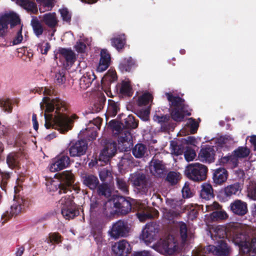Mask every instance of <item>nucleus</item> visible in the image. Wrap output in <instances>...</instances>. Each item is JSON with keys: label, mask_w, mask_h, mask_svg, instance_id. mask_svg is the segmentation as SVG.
I'll return each mask as SVG.
<instances>
[{"label": "nucleus", "mask_w": 256, "mask_h": 256, "mask_svg": "<svg viewBox=\"0 0 256 256\" xmlns=\"http://www.w3.org/2000/svg\"><path fill=\"white\" fill-rule=\"evenodd\" d=\"M40 104L42 109L46 107L44 126L48 129L54 123L60 132L65 133L72 128L74 120L78 118L76 114L70 116L68 104L59 98L50 99L44 97Z\"/></svg>", "instance_id": "nucleus-1"}, {"label": "nucleus", "mask_w": 256, "mask_h": 256, "mask_svg": "<svg viewBox=\"0 0 256 256\" xmlns=\"http://www.w3.org/2000/svg\"><path fill=\"white\" fill-rule=\"evenodd\" d=\"M214 232V234H212V238L218 240V244L216 246L208 245L204 248L198 246L192 251V256H230V247L225 240L221 239L225 237L226 232L218 228Z\"/></svg>", "instance_id": "nucleus-2"}, {"label": "nucleus", "mask_w": 256, "mask_h": 256, "mask_svg": "<svg viewBox=\"0 0 256 256\" xmlns=\"http://www.w3.org/2000/svg\"><path fill=\"white\" fill-rule=\"evenodd\" d=\"M171 107L170 114L171 118L175 122H182L185 116L191 115L192 109L185 104L184 99L179 96H175L170 92L166 94Z\"/></svg>", "instance_id": "nucleus-3"}, {"label": "nucleus", "mask_w": 256, "mask_h": 256, "mask_svg": "<svg viewBox=\"0 0 256 256\" xmlns=\"http://www.w3.org/2000/svg\"><path fill=\"white\" fill-rule=\"evenodd\" d=\"M54 178L58 180V183L52 182L50 187V190H58V194H61L71 191L72 188H74L76 177L71 170L58 172L55 174Z\"/></svg>", "instance_id": "nucleus-4"}, {"label": "nucleus", "mask_w": 256, "mask_h": 256, "mask_svg": "<svg viewBox=\"0 0 256 256\" xmlns=\"http://www.w3.org/2000/svg\"><path fill=\"white\" fill-rule=\"evenodd\" d=\"M129 180L134 190L141 194H146L152 185L149 176L140 172L130 174Z\"/></svg>", "instance_id": "nucleus-5"}, {"label": "nucleus", "mask_w": 256, "mask_h": 256, "mask_svg": "<svg viewBox=\"0 0 256 256\" xmlns=\"http://www.w3.org/2000/svg\"><path fill=\"white\" fill-rule=\"evenodd\" d=\"M208 168L205 165L195 162L188 164L184 170V174L190 180L200 182L206 180Z\"/></svg>", "instance_id": "nucleus-6"}, {"label": "nucleus", "mask_w": 256, "mask_h": 256, "mask_svg": "<svg viewBox=\"0 0 256 256\" xmlns=\"http://www.w3.org/2000/svg\"><path fill=\"white\" fill-rule=\"evenodd\" d=\"M109 124L114 130L118 132V144H122V150L128 151L133 146L132 137L130 130L122 128L120 124L114 120L110 121Z\"/></svg>", "instance_id": "nucleus-7"}, {"label": "nucleus", "mask_w": 256, "mask_h": 256, "mask_svg": "<svg viewBox=\"0 0 256 256\" xmlns=\"http://www.w3.org/2000/svg\"><path fill=\"white\" fill-rule=\"evenodd\" d=\"M74 198L72 195H66L62 197L58 202L61 213L66 220L72 219L79 215L80 212L74 202Z\"/></svg>", "instance_id": "nucleus-8"}, {"label": "nucleus", "mask_w": 256, "mask_h": 256, "mask_svg": "<svg viewBox=\"0 0 256 256\" xmlns=\"http://www.w3.org/2000/svg\"><path fill=\"white\" fill-rule=\"evenodd\" d=\"M250 153V150L247 147L239 146L232 154L229 153L226 156H222L219 160L220 164L224 166L230 164L232 168H236L238 164V158H246Z\"/></svg>", "instance_id": "nucleus-9"}, {"label": "nucleus", "mask_w": 256, "mask_h": 256, "mask_svg": "<svg viewBox=\"0 0 256 256\" xmlns=\"http://www.w3.org/2000/svg\"><path fill=\"white\" fill-rule=\"evenodd\" d=\"M19 16L14 12L5 13L0 17V40H4L7 34L8 25L12 28L20 24Z\"/></svg>", "instance_id": "nucleus-10"}, {"label": "nucleus", "mask_w": 256, "mask_h": 256, "mask_svg": "<svg viewBox=\"0 0 256 256\" xmlns=\"http://www.w3.org/2000/svg\"><path fill=\"white\" fill-rule=\"evenodd\" d=\"M70 164L69 156L64 153H61L52 160L50 170L52 172L60 171L68 168Z\"/></svg>", "instance_id": "nucleus-11"}, {"label": "nucleus", "mask_w": 256, "mask_h": 256, "mask_svg": "<svg viewBox=\"0 0 256 256\" xmlns=\"http://www.w3.org/2000/svg\"><path fill=\"white\" fill-rule=\"evenodd\" d=\"M158 231V226L156 223H148L142 231L140 235L141 238L146 243H151L156 240V236Z\"/></svg>", "instance_id": "nucleus-12"}, {"label": "nucleus", "mask_w": 256, "mask_h": 256, "mask_svg": "<svg viewBox=\"0 0 256 256\" xmlns=\"http://www.w3.org/2000/svg\"><path fill=\"white\" fill-rule=\"evenodd\" d=\"M88 144L86 140H80L72 142L68 148V152L72 157H80L86 154Z\"/></svg>", "instance_id": "nucleus-13"}, {"label": "nucleus", "mask_w": 256, "mask_h": 256, "mask_svg": "<svg viewBox=\"0 0 256 256\" xmlns=\"http://www.w3.org/2000/svg\"><path fill=\"white\" fill-rule=\"evenodd\" d=\"M228 208L234 216H243L248 213V204L241 200L236 199L232 202Z\"/></svg>", "instance_id": "nucleus-14"}, {"label": "nucleus", "mask_w": 256, "mask_h": 256, "mask_svg": "<svg viewBox=\"0 0 256 256\" xmlns=\"http://www.w3.org/2000/svg\"><path fill=\"white\" fill-rule=\"evenodd\" d=\"M117 151V144L116 142L109 140L103 148L100 155V160L106 162L114 156Z\"/></svg>", "instance_id": "nucleus-15"}, {"label": "nucleus", "mask_w": 256, "mask_h": 256, "mask_svg": "<svg viewBox=\"0 0 256 256\" xmlns=\"http://www.w3.org/2000/svg\"><path fill=\"white\" fill-rule=\"evenodd\" d=\"M118 200L114 202V207L116 208V212L121 216H124L130 212L132 204L124 196L118 197Z\"/></svg>", "instance_id": "nucleus-16"}, {"label": "nucleus", "mask_w": 256, "mask_h": 256, "mask_svg": "<svg viewBox=\"0 0 256 256\" xmlns=\"http://www.w3.org/2000/svg\"><path fill=\"white\" fill-rule=\"evenodd\" d=\"M112 250L113 252L117 256H122L124 254H130L132 250V248L130 244L125 240H120L116 242L112 246Z\"/></svg>", "instance_id": "nucleus-17"}, {"label": "nucleus", "mask_w": 256, "mask_h": 256, "mask_svg": "<svg viewBox=\"0 0 256 256\" xmlns=\"http://www.w3.org/2000/svg\"><path fill=\"white\" fill-rule=\"evenodd\" d=\"M126 232V225L122 220H118L114 224L110 232L111 237L115 238L125 236Z\"/></svg>", "instance_id": "nucleus-18"}, {"label": "nucleus", "mask_w": 256, "mask_h": 256, "mask_svg": "<svg viewBox=\"0 0 256 256\" xmlns=\"http://www.w3.org/2000/svg\"><path fill=\"white\" fill-rule=\"evenodd\" d=\"M228 173L224 168H220L212 170V180L216 186L222 185L228 179Z\"/></svg>", "instance_id": "nucleus-19"}, {"label": "nucleus", "mask_w": 256, "mask_h": 256, "mask_svg": "<svg viewBox=\"0 0 256 256\" xmlns=\"http://www.w3.org/2000/svg\"><path fill=\"white\" fill-rule=\"evenodd\" d=\"M215 150L213 146L207 145L201 148L198 156L202 162L212 163L214 161Z\"/></svg>", "instance_id": "nucleus-20"}, {"label": "nucleus", "mask_w": 256, "mask_h": 256, "mask_svg": "<svg viewBox=\"0 0 256 256\" xmlns=\"http://www.w3.org/2000/svg\"><path fill=\"white\" fill-rule=\"evenodd\" d=\"M150 170L155 176L162 178L165 175L166 166L162 161L153 158L150 162Z\"/></svg>", "instance_id": "nucleus-21"}, {"label": "nucleus", "mask_w": 256, "mask_h": 256, "mask_svg": "<svg viewBox=\"0 0 256 256\" xmlns=\"http://www.w3.org/2000/svg\"><path fill=\"white\" fill-rule=\"evenodd\" d=\"M82 179L83 184L92 190H96L100 184L98 177L92 174H84Z\"/></svg>", "instance_id": "nucleus-22"}, {"label": "nucleus", "mask_w": 256, "mask_h": 256, "mask_svg": "<svg viewBox=\"0 0 256 256\" xmlns=\"http://www.w3.org/2000/svg\"><path fill=\"white\" fill-rule=\"evenodd\" d=\"M110 54L106 50H102L100 52V58L97 70L102 72L106 70L110 66Z\"/></svg>", "instance_id": "nucleus-23"}, {"label": "nucleus", "mask_w": 256, "mask_h": 256, "mask_svg": "<svg viewBox=\"0 0 256 256\" xmlns=\"http://www.w3.org/2000/svg\"><path fill=\"white\" fill-rule=\"evenodd\" d=\"M96 78V76L92 70L86 72L80 80V88L86 90L89 88Z\"/></svg>", "instance_id": "nucleus-24"}, {"label": "nucleus", "mask_w": 256, "mask_h": 256, "mask_svg": "<svg viewBox=\"0 0 256 256\" xmlns=\"http://www.w3.org/2000/svg\"><path fill=\"white\" fill-rule=\"evenodd\" d=\"M137 66L136 61L130 56L125 58L121 60L120 62L118 68L120 70L124 72H129L130 70Z\"/></svg>", "instance_id": "nucleus-25"}, {"label": "nucleus", "mask_w": 256, "mask_h": 256, "mask_svg": "<svg viewBox=\"0 0 256 256\" xmlns=\"http://www.w3.org/2000/svg\"><path fill=\"white\" fill-rule=\"evenodd\" d=\"M171 116L168 114H162L160 116L156 114L154 116V120L160 124V128L164 132H168L170 128V122Z\"/></svg>", "instance_id": "nucleus-26"}, {"label": "nucleus", "mask_w": 256, "mask_h": 256, "mask_svg": "<svg viewBox=\"0 0 256 256\" xmlns=\"http://www.w3.org/2000/svg\"><path fill=\"white\" fill-rule=\"evenodd\" d=\"M58 52L64 58L67 64H72L75 62L76 54L71 49L59 48Z\"/></svg>", "instance_id": "nucleus-27"}, {"label": "nucleus", "mask_w": 256, "mask_h": 256, "mask_svg": "<svg viewBox=\"0 0 256 256\" xmlns=\"http://www.w3.org/2000/svg\"><path fill=\"white\" fill-rule=\"evenodd\" d=\"M42 22L51 28H55L58 23L55 12H50L44 14L43 16Z\"/></svg>", "instance_id": "nucleus-28"}, {"label": "nucleus", "mask_w": 256, "mask_h": 256, "mask_svg": "<svg viewBox=\"0 0 256 256\" xmlns=\"http://www.w3.org/2000/svg\"><path fill=\"white\" fill-rule=\"evenodd\" d=\"M20 155L18 152H12L10 153L6 156V163L8 166L13 169L20 166Z\"/></svg>", "instance_id": "nucleus-29"}, {"label": "nucleus", "mask_w": 256, "mask_h": 256, "mask_svg": "<svg viewBox=\"0 0 256 256\" xmlns=\"http://www.w3.org/2000/svg\"><path fill=\"white\" fill-rule=\"evenodd\" d=\"M200 196L202 199L209 200L214 197L213 188L211 184L204 183L202 185V188L200 192Z\"/></svg>", "instance_id": "nucleus-30"}, {"label": "nucleus", "mask_w": 256, "mask_h": 256, "mask_svg": "<svg viewBox=\"0 0 256 256\" xmlns=\"http://www.w3.org/2000/svg\"><path fill=\"white\" fill-rule=\"evenodd\" d=\"M112 45L118 51L122 50L126 44V36L124 34L118 36L116 37L111 38Z\"/></svg>", "instance_id": "nucleus-31"}, {"label": "nucleus", "mask_w": 256, "mask_h": 256, "mask_svg": "<svg viewBox=\"0 0 256 256\" xmlns=\"http://www.w3.org/2000/svg\"><path fill=\"white\" fill-rule=\"evenodd\" d=\"M242 190L241 184L239 182H235L226 186L224 190V196L230 198L232 195L236 194L238 192Z\"/></svg>", "instance_id": "nucleus-32"}, {"label": "nucleus", "mask_w": 256, "mask_h": 256, "mask_svg": "<svg viewBox=\"0 0 256 256\" xmlns=\"http://www.w3.org/2000/svg\"><path fill=\"white\" fill-rule=\"evenodd\" d=\"M120 110V104L118 102H116L112 100H108L106 110V114L108 116L114 117L117 114Z\"/></svg>", "instance_id": "nucleus-33"}, {"label": "nucleus", "mask_w": 256, "mask_h": 256, "mask_svg": "<svg viewBox=\"0 0 256 256\" xmlns=\"http://www.w3.org/2000/svg\"><path fill=\"white\" fill-rule=\"evenodd\" d=\"M106 102V98L104 96H100L95 100L92 106V112L97 113L100 112L103 108Z\"/></svg>", "instance_id": "nucleus-34"}, {"label": "nucleus", "mask_w": 256, "mask_h": 256, "mask_svg": "<svg viewBox=\"0 0 256 256\" xmlns=\"http://www.w3.org/2000/svg\"><path fill=\"white\" fill-rule=\"evenodd\" d=\"M234 242L240 247H243L246 245V235L242 232H234L232 234Z\"/></svg>", "instance_id": "nucleus-35"}, {"label": "nucleus", "mask_w": 256, "mask_h": 256, "mask_svg": "<svg viewBox=\"0 0 256 256\" xmlns=\"http://www.w3.org/2000/svg\"><path fill=\"white\" fill-rule=\"evenodd\" d=\"M98 130V127L92 126L91 124H88V126L86 128V131L84 132V135L88 140H93L97 137Z\"/></svg>", "instance_id": "nucleus-36"}, {"label": "nucleus", "mask_w": 256, "mask_h": 256, "mask_svg": "<svg viewBox=\"0 0 256 256\" xmlns=\"http://www.w3.org/2000/svg\"><path fill=\"white\" fill-rule=\"evenodd\" d=\"M170 149L172 154L178 156L183 154L184 147L182 144H178L177 142L172 140L170 144Z\"/></svg>", "instance_id": "nucleus-37"}, {"label": "nucleus", "mask_w": 256, "mask_h": 256, "mask_svg": "<svg viewBox=\"0 0 256 256\" xmlns=\"http://www.w3.org/2000/svg\"><path fill=\"white\" fill-rule=\"evenodd\" d=\"M124 128L128 130L136 128L138 126V122L136 121L134 117L132 115H128V116L124 120V123L122 124Z\"/></svg>", "instance_id": "nucleus-38"}, {"label": "nucleus", "mask_w": 256, "mask_h": 256, "mask_svg": "<svg viewBox=\"0 0 256 256\" xmlns=\"http://www.w3.org/2000/svg\"><path fill=\"white\" fill-rule=\"evenodd\" d=\"M146 147L142 144H137L132 150L133 155L136 158H142L146 153Z\"/></svg>", "instance_id": "nucleus-39"}, {"label": "nucleus", "mask_w": 256, "mask_h": 256, "mask_svg": "<svg viewBox=\"0 0 256 256\" xmlns=\"http://www.w3.org/2000/svg\"><path fill=\"white\" fill-rule=\"evenodd\" d=\"M153 96L149 92H145L138 98V103L140 106H145L152 102Z\"/></svg>", "instance_id": "nucleus-40"}, {"label": "nucleus", "mask_w": 256, "mask_h": 256, "mask_svg": "<svg viewBox=\"0 0 256 256\" xmlns=\"http://www.w3.org/2000/svg\"><path fill=\"white\" fill-rule=\"evenodd\" d=\"M63 239V237L58 232H50L47 238V242L52 244H58L62 242Z\"/></svg>", "instance_id": "nucleus-41"}, {"label": "nucleus", "mask_w": 256, "mask_h": 256, "mask_svg": "<svg viewBox=\"0 0 256 256\" xmlns=\"http://www.w3.org/2000/svg\"><path fill=\"white\" fill-rule=\"evenodd\" d=\"M97 192L99 196H102L106 198H108L111 196L110 189L106 183H102L96 188Z\"/></svg>", "instance_id": "nucleus-42"}, {"label": "nucleus", "mask_w": 256, "mask_h": 256, "mask_svg": "<svg viewBox=\"0 0 256 256\" xmlns=\"http://www.w3.org/2000/svg\"><path fill=\"white\" fill-rule=\"evenodd\" d=\"M31 25L34 34L38 37H39L42 34L44 28L36 18L32 19L31 20Z\"/></svg>", "instance_id": "nucleus-43"}, {"label": "nucleus", "mask_w": 256, "mask_h": 256, "mask_svg": "<svg viewBox=\"0 0 256 256\" xmlns=\"http://www.w3.org/2000/svg\"><path fill=\"white\" fill-rule=\"evenodd\" d=\"M23 199L18 198L16 202L11 206L10 213L12 216H16L18 214L22 209V204L23 203Z\"/></svg>", "instance_id": "nucleus-44"}, {"label": "nucleus", "mask_w": 256, "mask_h": 256, "mask_svg": "<svg viewBox=\"0 0 256 256\" xmlns=\"http://www.w3.org/2000/svg\"><path fill=\"white\" fill-rule=\"evenodd\" d=\"M120 92L126 96H132V88L128 82L123 81L122 83Z\"/></svg>", "instance_id": "nucleus-45"}, {"label": "nucleus", "mask_w": 256, "mask_h": 256, "mask_svg": "<svg viewBox=\"0 0 256 256\" xmlns=\"http://www.w3.org/2000/svg\"><path fill=\"white\" fill-rule=\"evenodd\" d=\"M210 218L213 220H226L228 218V214L223 210L214 211L210 214Z\"/></svg>", "instance_id": "nucleus-46"}, {"label": "nucleus", "mask_w": 256, "mask_h": 256, "mask_svg": "<svg viewBox=\"0 0 256 256\" xmlns=\"http://www.w3.org/2000/svg\"><path fill=\"white\" fill-rule=\"evenodd\" d=\"M0 107L6 112H12V106L11 100L8 98L0 99Z\"/></svg>", "instance_id": "nucleus-47"}, {"label": "nucleus", "mask_w": 256, "mask_h": 256, "mask_svg": "<svg viewBox=\"0 0 256 256\" xmlns=\"http://www.w3.org/2000/svg\"><path fill=\"white\" fill-rule=\"evenodd\" d=\"M247 196L250 200H256V182H251L246 190Z\"/></svg>", "instance_id": "nucleus-48"}, {"label": "nucleus", "mask_w": 256, "mask_h": 256, "mask_svg": "<svg viewBox=\"0 0 256 256\" xmlns=\"http://www.w3.org/2000/svg\"><path fill=\"white\" fill-rule=\"evenodd\" d=\"M118 188L125 194L128 192V186L126 180L122 178L117 177L116 179Z\"/></svg>", "instance_id": "nucleus-49"}, {"label": "nucleus", "mask_w": 256, "mask_h": 256, "mask_svg": "<svg viewBox=\"0 0 256 256\" xmlns=\"http://www.w3.org/2000/svg\"><path fill=\"white\" fill-rule=\"evenodd\" d=\"M112 214V209L110 208H108L106 207V203L105 202L102 205L99 212L97 216H100V218H108Z\"/></svg>", "instance_id": "nucleus-50"}, {"label": "nucleus", "mask_w": 256, "mask_h": 256, "mask_svg": "<svg viewBox=\"0 0 256 256\" xmlns=\"http://www.w3.org/2000/svg\"><path fill=\"white\" fill-rule=\"evenodd\" d=\"M28 12L36 14L38 12V8L36 4L33 2L28 0L26 3L24 4L22 6Z\"/></svg>", "instance_id": "nucleus-51"}, {"label": "nucleus", "mask_w": 256, "mask_h": 256, "mask_svg": "<svg viewBox=\"0 0 256 256\" xmlns=\"http://www.w3.org/2000/svg\"><path fill=\"white\" fill-rule=\"evenodd\" d=\"M179 175L175 172H170L167 174L166 180L172 185L176 184L178 180Z\"/></svg>", "instance_id": "nucleus-52"}, {"label": "nucleus", "mask_w": 256, "mask_h": 256, "mask_svg": "<svg viewBox=\"0 0 256 256\" xmlns=\"http://www.w3.org/2000/svg\"><path fill=\"white\" fill-rule=\"evenodd\" d=\"M59 12L63 21L70 23L71 21L72 14L67 8H62L59 10Z\"/></svg>", "instance_id": "nucleus-53"}, {"label": "nucleus", "mask_w": 256, "mask_h": 256, "mask_svg": "<svg viewBox=\"0 0 256 256\" xmlns=\"http://www.w3.org/2000/svg\"><path fill=\"white\" fill-rule=\"evenodd\" d=\"M184 202V200L182 199H172L170 200L169 204L172 208L178 210L179 209L182 208Z\"/></svg>", "instance_id": "nucleus-54"}, {"label": "nucleus", "mask_w": 256, "mask_h": 256, "mask_svg": "<svg viewBox=\"0 0 256 256\" xmlns=\"http://www.w3.org/2000/svg\"><path fill=\"white\" fill-rule=\"evenodd\" d=\"M50 47L51 46L49 42H43L38 44V50H40L42 54H46Z\"/></svg>", "instance_id": "nucleus-55"}, {"label": "nucleus", "mask_w": 256, "mask_h": 256, "mask_svg": "<svg viewBox=\"0 0 256 256\" xmlns=\"http://www.w3.org/2000/svg\"><path fill=\"white\" fill-rule=\"evenodd\" d=\"M65 70H62L55 74L54 81L58 84H62L66 81Z\"/></svg>", "instance_id": "nucleus-56"}, {"label": "nucleus", "mask_w": 256, "mask_h": 256, "mask_svg": "<svg viewBox=\"0 0 256 256\" xmlns=\"http://www.w3.org/2000/svg\"><path fill=\"white\" fill-rule=\"evenodd\" d=\"M180 232L182 240L185 242L188 238V228L186 224L184 222L180 223Z\"/></svg>", "instance_id": "nucleus-57"}, {"label": "nucleus", "mask_w": 256, "mask_h": 256, "mask_svg": "<svg viewBox=\"0 0 256 256\" xmlns=\"http://www.w3.org/2000/svg\"><path fill=\"white\" fill-rule=\"evenodd\" d=\"M102 204L96 202L90 204V212L92 216H97L100 210Z\"/></svg>", "instance_id": "nucleus-58"}, {"label": "nucleus", "mask_w": 256, "mask_h": 256, "mask_svg": "<svg viewBox=\"0 0 256 256\" xmlns=\"http://www.w3.org/2000/svg\"><path fill=\"white\" fill-rule=\"evenodd\" d=\"M190 131L191 134H196L198 130L199 124L192 118H189Z\"/></svg>", "instance_id": "nucleus-59"}, {"label": "nucleus", "mask_w": 256, "mask_h": 256, "mask_svg": "<svg viewBox=\"0 0 256 256\" xmlns=\"http://www.w3.org/2000/svg\"><path fill=\"white\" fill-rule=\"evenodd\" d=\"M86 48V44L82 40H78L76 42V44L74 46V48L76 51L80 54L85 52Z\"/></svg>", "instance_id": "nucleus-60"}, {"label": "nucleus", "mask_w": 256, "mask_h": 256, "mask_svg": "<svg viewBox=\"0 0 256 256\" xmlns=\"http://www.w3.org/2000/svg\"><path fill=\"white\" fill-rule=\"evenodd\" d=\"M196 156L195 151L192 148H188L184 152V156L188 162L192 161Z\"/></svg>", "instance_id": "nucleus-61"}, {"label": "nucleus", "mask_w": 256, "mask_h": 256, "mask_svg": "<svg viewBox=\"0 0 256 256\" xmlns=\"http://www.w3.org/2000/svg\"><path fill=\"white\" fill-rule=\"evenodd\" d=\"M99 176L102 181H106L107 178L112 177V174L110 170L107 169H103L99 172Z\"/></svg>", "instance_id": "nucleus-62"}, {"label": "nucleus", "mask_w": 256, "mask_h": 256, "mask_svg": "<svg viewBox=\"0 0 256 256\" xmlns=\"http://www.w3.org/2000/svg\"><path fill=\"white\" fill-rule=\"evenodd\" d=\"M150 114V110H144L137 112L136 115L142 120L146 121L148 120Z\"/></svg>", "instance_id": "nucleus-63"}, {"label": "nucleus", "mask_w": 256, "mask_h": 256, "mask_svg": "<svg viewBox=\"0 0 256 256\" xmlns=\"http://www.w3.org/2000/svg\"><path fill=\"white\" fill-rule=\"evenodd\" d=\"M23 39V36H22V26H20V28L18 31L16 33V35L15 38H14L12 40V44L16 45L20 44Z\"/></svg>", "instance_id": "nucleus-64"}]
</instances>
